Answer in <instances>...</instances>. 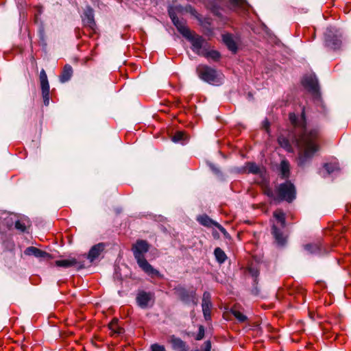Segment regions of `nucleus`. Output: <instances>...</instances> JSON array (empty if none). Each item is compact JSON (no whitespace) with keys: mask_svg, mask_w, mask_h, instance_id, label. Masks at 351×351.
I'll return each mask as SVG.
<instances>
[{"mask_svg":"<svg viewBox=\"0 0 351 351\" xmlns=\"http://www.w3.org/2000/svg\"><path fill=\"white\" fill-rule=\"evenodd\" d=\"M168 341L171 343L172 349L175 351L189 350V346L186 343L175 335H171Z\"/></svg>","mask_w":351,"mask_h":351,"instance_id":"6e6552de","label":"nucleus"},{"mask_svg":"<svg viewBox=\"0 0 351 351\" xmlns=\"http://www.w3.org/2000/svg\"><path fill=\"white\" fill-rule=\"evenodd\" d=\"M55 264L57 267H62L64 268H68L73 266H78L80 268L83 267V265L78 263V261L74 258L58 260L55 262Z\"/></svg>","mask_w":351,"mask_h":351,"instance_id":"4468645a","label":"nucleus"},{"mask_svg":"<svg viewBox=\"0 0 351 351\" xmlns=\"http://www.w3.org/2000/svg\"><path fill=\"white\" fill-rule=\"evenodd\" d=\"M151 351H166L164 346L158 343H154L150 346Z\"/></svg>","mask_w":351,"mask_h":351,"instance_id":"2f4dec72","label":"nucleus"},{"mask_svg":"<svg viewBox=\"0 0 351 351\" xmlns=\"http://www.w3.org/2000/svg\"><path fill=\"white\" fill-rule=\"evenodd\" d=\"M203 56H205L206 58H210L211 59H213V60H218L220 58V54L218 51H205L204 53H202V55Z\"/></svg>","mask_w":351,"mask_h":351,"instance_id":"bb28decb","label":"nucleus"},{"mask_svg":"<svg viewBox=\"0 0 351 351\" xmlns=\"http://www.w3.org/2000/svg\"><path fill=\"white\" fill-rule=\"evenodd\" d=\"M274 217L280 223L282 228L285 226V215L282 210H276L274 213Z\"/></svg>","mask_w":351,"mask_h":351,"instance_id":"393cba45","label":"nucleus"},{"mask_svg":"<svg viewBox=\"0 0 351 351\" xmlns=\"http://www.w3.org/2000/svg\"><path fill=\"white\" fill-rule=\"evenodd\" d=\"M289 120L294 127L293 137L299 149L298 164L303 165L319 149V130L306 128L304 111L300 119L294 113H290Z\"/></svg>","mask_w":351,"mask_h":351,"instance_id":"f257e3e1","label":"nucleus"},{"mask_svg":"<svg viewBox=\"0 0 351 351\" xmlns=\"http://www.w3.org/2000/svg\"><path fill=\"white\" fill-rule=\"evenodd\" d=\"M198 77L203 81L213 85H218L221 83L222 75L215 69L205 64H199L196 68Z\"/></svg>","mask_w":351,"mask_h":351,"instance_id":"7ed1b4c3","label":"nucleus"},{"mask_svg":"<svg viewBox=\"0 0 351 351\" xmlns=\"http://www.w3.org/2000/svg\"><path fill=\"white\" fill-rule=\"evenodd\" d=\"M48 81L46 72L44 69H42L40 73V82Z\"/></svg>","mask_w":351,"mask_h":351,"instance_id":"58836bf2","label":"nucleus"},{"mask_svg":"<svg viewBox=\"0 0 351 351\" xmlns=\"http://www.w3.org/2000/svg\"><path fill=\"white\" fill-rule=\"evenodd\" d=\"M229 1L234 6H241L244 3L245 0H229Z\"/></svg>","mask_w":351,"mask_h":351,"instance_id":"4c0bfd02","label":"nucleus"},{"mask_svg":"<svg viewBox=\"0 0 351 351\" xmlns=\"http://www.w3.org/2000/svg\"><path fill=\"white\" fill-rule=\"evenodd\" d=\"M223 41L229 50L235 53L237 50V46L231 34H226L222 36Z\"/></svg>","mask_w":351,"mask_h":351,"instance_id":"6ab92c4d","label":"nucleus"},{"mask_svg":"<svg viewBox=\"0 0 351 351\" xmlns=\"http://www.w3.org/2000/svg\"><path fill=\"white\" fill-rule=\"evenodd\" d=\"M42 91H49V84L48 81L40 82Z\"/></svg>","mask_w":351,"mask_h":351,"instance_id":"e433bc0d","label":"nucleus"},{"mask_svg":"<svg viewBox=\"0 0 351 351\" xmlns=\"http://www.w3.org/2000/svg\"><path fill=\"white\" fill-rule=\"evenodd\" d=\"M24 253L25 255L34 256L37 258H48L50 256L48 253L33 246L27 247Z\"/></svg>","mask_w":351,"mask_h":351,"instance_id":"2eb2a0df","label":"nucleus"},{"mask_svg":"<svg viewBox=\"0 0 351 351\" xmlns=\"http://www.w3.org/2000/svg\"><path fill=\"white\" fill-rule=\"evenodd\" d=\"M331 33V30L328 29L325 34L326 45L331 49H337L340 47L341 41L337 35L332 36Z\"/></svg>","mask_w":351,"mask_h":351,"instance_id":"9d476101","label":"nucleus"},{"mask_svg":"<svg viewBox=\"0 0 351 351\" xmlns=\"http://www.w3.org/2000/svg\"><path fill=\"white\" fill-rule=\"evenodd\" d=\"M214 254L217 261L220 263H224L227 258L225 252L220 247L215 248Z\"/></svg>","mask_w":351,"mask_h":351,"instance_id":"a878e982","label":"nucleus"},{"mask_svg":"<svg viewBox=\"0 0 351 351\" xmlns=\"http://www.w3.org/2000/svg\"><path fill=\"white\" fill-rule=\"evenodd\" d=\"M152 300V294L151 293H147L144 291L138 292L136 296V302L138 305L142 308H147L149 306V302Z\"/></svg>","mask_w":351,"mask_h":351,"instance_id":"1a4fd4ad","label":"nucleus"},{"mask_svg":"<svg viewBox=\"0 0 351 351\" xmlns=\"http://www.w3.org/2000/svg\"><path fill=\"white\" fill-rule=\"evenodd\" d=\"M275 192L277 194L278 202L286 201L290 203L296 197L295 187L290 181H286L278 185Z\"/></svg>","mask_w":351,"mask_h":351,"instance_id":"20e7f679","label":"nucleus"},{"mask_svg":"<svg viewBox=\"0 0 351 351\" xmlns=\"http://www.w3.org/2000/svg\"><path fill=\"white\" fill-rule=\"evenodd\" d=\"M210 294L208 292H204L203 294L202 298V311L204 313V318L206 320H208L210 319V311H211V307L212 304L210 301Z\"/></svg>","mask_w":351,"mask_h":351,"instance_id":"0eeeda50","label":"nucleus"},{"mask_svg":"<svg viewBox=\"0 0 351 351\" xmlns=\"http://www.w3.org/2000/svg\"><path fill=\"white\" fill-rule=\"evenodd\" d=\"M108 328L114 335H121L123 332V329L119 325L117 319H113L108 324Z\"/></svg>","mask_w":351,"mask_h":351,"instance_id":"412c9836","label":"nucleus"},{"mask_svg":"<svg viewBox=\"0 0 351 351\" xmlns=\"http://www.w3.org/2000/svg\"><path fill=\"white\" fill-rule=\"evenodd\" d=\"M169 15L172 21H174L176 19H178V16H176V14H175V12L172 10V9H169Z\"/></svg>","mask_w":351,"mask_h":351,"instance_id":"79ce46f5","label":"nucleus"},{"mask_svg":"<svg viewBox=\"0 0 351 351\" xmlns=\"http://www.w3.org/2000/svg\"><path fill=\"white\" fill-rule=\"evenodd\" d=\"M304 247L310 253H316L319 251V248L316 244H308Z\"/></svg>","mask_w":351,"mask_h":351,"instance_id":"7c9ffc66","label":"nucleus"},{"mask_svg":"<svg viewBox=\"0 0 351 351\" xmlns=\"http://www.w3.org/2000/svg\"><path fill=\"white\" fill-rule=\"evenodd\" d=\"M15 228L16 229L20 230L21 232H24L26 229V226L25 223L20 220H18L15 222Z\"/></svg>","mask_w":351,"mask_h":351,"instance_id":"72a5a7b5","label":"nucleus"},{"mask_svg":"<svg viewBox=\"0 0 351 351\" xmlns=\"http://www.w3.org/2000/svg\"><path fill=\"white\" fill-rule=\"evenodd\" d=\"M265 193L269 197H271L274 202H278L277 194H274V191L271 189H267L265 191Z\"/></svg>","mask_w":351,"mask_h":351,"instance_id":"473e14b6","label":"nucleus"},{"mask_svg":"<svg viewBox=\"0 0 351 351\" xmlns=\"http://www.w3.org/2000/svg\"><path fill=\"white\" fill-rule=\"evenodd\" d=\"M203 351H211V342L210 341H206L204 343Z\"/></svg>","mask_w":351,"mask_h":351,"instance_id":"a19ab883","label":"nucleus"},{"mask_svg":"<svg viewBox=\"0 0 351 351\" xmlns=\"http://www.w3.org/2000/svg\"><path fill=\"white\" fill-rule=\"evenodd\" d=\"M245 171L253 174H259L261 173L260 167L254 162H247L245 167Z\"/></svg>","mask_w":351,"mask_h":351,"instance_id":"5701e85b","label":"nucleus"},{"mask_svg":"<svg viewBox=\"0 0 351 351\" xmlns=\"http://www.w3.org/2000/svg\"><path fill=\"white\" fill-rule=\"evenodd\" d=\"M149 245L145 240H137L136 242L133 244L132 250L134 254V256L136 260V262L140 268L151 277H160V272L154 269L145 258V254L149 251Z\"/></svg>","mask_w":351,"mask_h":351,"instance_id":"f03ea898","label":"nucleus"},{"mask_svg":"<svg viewBox=\"0 0 351 351\" xmlns=\"http://www.w3.org/2000/svg\"><path fill=\"white\" fill-rule=\"evenodd\" d=\"M83 22L86 27H88L90 29L95 31L96 24L94 20L93 10L90 7H87L85 10Z\"/></svg>","mask_w":351,"mask_h":351,"instance_id":"f8f14e48","label":"nucleus"},{"mask_svg":"<svg viewBox=\"0 0 351 351\" xmlns=\"http://www.w3.org/2000/svg\"><path fill=\"white\" fill-rule=\"evenodd\" d=\"M231 313L241 322H243L247 319V317L245 315L235 308L231 309Z\"/></svg>","mask_w":351,"mask_h":351,"instance_id":"cd10ccee","label":"nucleus"},{"mask_svg":"<svg viewBox=\"0 0 351 351\" xmlns=\"http://www.w3.org/2000/svg\"><path fill=\"white\" fill-rule=\"evenodd\" d=\"M197 221L204 226L211 227L214 226L217 227L221 232H226L225 228L217 222L213 221L210 217L206 215L198 216L197 218Z\"/></svg>","mask_w":351,"mask_h":351,"instance_id":"ddd939ff","label":"nucleus"},{"mask_svg":"<svg viewBox=\"0 0 351 351\" xmlns=\"http://www.w3.org/2000/svg\"><path fill=\"white\" fill-rule=\"evenodd\" d=\"M272 234L278 245L282 246L286 243L287 237L285 236L283 232L280 230L278 229L275 225L273 226L272 228Z\"/></svg>","mask_w":351,"mask_h":351,"instance_id":"a211bd4d","label":"nucleus"},{"mask_svg":"<svg viewBox=\"0 0 351 351\" xmlns=\"http://www.w3.org/2000/svg\"><path fill=\"white\" fill-rule=\"evenodd\" d=\"M185 10L194 16H195L197 14V11L191 5H189L185 7Z\"/></svg>","mask_w":351,"mask_h":351,"instance_id":"ea45409f","label":"nucleus"},{"mask_svg":"<svg viewBox=\"0 0 351 351\" xmlns=\"http://www.w3.org/2000/svg\"><path fill=\"white\" fill-rule=\"evenodd\" d=\"M104 245L103 243H99L94 245L89 251L87 258L90 260V262H93L95 258H97L101 252L104 250Z\"/></svg>","mask_w":351,"mask_h":351,"instance_id":"f3484780","label":"nucleus"},{"mask_svg":"<svg viewBox=\"0 0 351 351\" xmlns=\"http://www.w3.org/2000/svg\"><path fill=\"white\" fill-rule=\"evenodd\" d=\"M186 38L189 39L191 43L192 50L197 54L202 56V53L204 52V50L203 49L205 43L204 39L202 36L197 35H192L191 33L189 37Z\"/></svg>","mask_w":351,"mask_h":351,"instance_id":"423d86ee","label":"nucleus"},{"mask_svg":"<svg viewBox=\"0 0 351 351\" xmlns=\"http://www.w3.org/2000/svg\"><path fill=\"white\" fill-rule=\"evenodd\" d=\"M186 137L184 132L179 131L177 132L172 137V141L175 143H178L183 141Z\"/></svg>","mask_w":351,"mask_h":351,"instance_id":"c756f323","label":"nucleus"},{"mask_svg":"<svg viewBox=\"0 0 351 351\" xmlns=\"http://www.w3.org/2000/svg\"><path fill=\"white\" fill-rule=\"evenodd\" d=\"M303 85L311 93L314 94L318 93V82L315 77L310 75L304 77L303 80Z\"/></svg>","mask_w":351,"mask_h":351,"instance_id":"9b49d317","label":"nucleus"},{"mask_svg":"<svg viewBox=\"0 0 351 351\" xmlns=\"http://www.w3.org/2000/svg\"><path fill=\"white\" fill-rule=\"evenodd\" d=\"M324 168L328 173H331L339 170V165L337 163H326Z\"/></svg>","mask_w":351,"mask_h":351,"instance_id":"c85d7f7f","label":"nucleus"},{"mask_svg":"<svg viewBox=\"0 0 351 351\" xmlns=\"http://www.w3.org/2000/svg\"><path fill=\"white\" fill-rule=\"evenodd\" d=\"M42 95L44 104L48 106L49 104V91H42Z\"/></svg>","mask_w":351,"mask_h":351,"instance_id":"c9c22d12","label":"nucleus"},{"mask_svg":"<svg viewBox=\"0 0 351 351\" xmlns=\"http://www.w3.org/2000/svg\"><path fill=\"white\" fill-rule=\"evenodd\" d=\"M280 173L282 178H287L290 173V165L287 160H283L280 162Z\"/></svg>","mask_w":351,"mask_h":351,"instance_id":"4be33fe9","label":"nucleus"},{"mask_svg":"<svg viewBox=\"0 0 351 351\" xmlns=\"http://www.w3.org/2000/svg\"><path fill=\"white\" fill-rule=\"evenodd\" d=\"M176 293L181 300L184 302L186 304L192 302L195 305L197 304V298L196 297L195 291H188L182 287H178L176 289Z\"/></svg>","mask_w":351,"mask_h":351,"instance_id":"39448f33","label":"nucleus"},{"mask_svg":"<svg viewBox=\"0 0 351 351\" xmlns=\"http://www.w3.org/2000/svg\"><path fill=\"white\" fill-rule=\"evenodd\" d=\"M251 273L254 276H256L258 275V272L256 271H253L252 269H251Z\"/></svg>","mask_w":351,"mask_h":351,"instance_id":"37998d69","label":"nucleus"},{"mask_svg":"<svg viewBox=\"0 0 351 351\" xmlns=\"http://www.w3.org/2000/svg\"><path fill=\"white\" fill-rule=\"evenodd\" d=\"M73 74V69L71 66L66 64L63 69L62 74L60 76L61 82H65L70 80Z\"/></svg>","mask_w":351,"mask_h":351,"instance_id":"aec40b11","label":"nucleus"},{"mask_svg":"<svg viewBox=\"0 0 351 351\" xmlns=\"http://www.w3.org/2000/svg\"><path fill=\"white\" fill-rule=\"evenodd\" d=\"M204 337V328L203 326H199V331L195 337V339L197 341L202 340Z\"/></svg>","mask_w":351,"mask_h":351,"instance_id":"f704fd0d","label":"nucleus"},{"mask_svg":"<svg viewBox=\"0 0 351 351\" xmlns=\"http://www.w3.org/2000/svg\"><path fill=\"white\" fill-rule=\"evenodd\" d=\"M173 25L176 27L178 32L185 38L189 37L191 36V31L185 25V23L183 21L180 20L179 19H176L173 21Z\"/></svg>","mask_w":351,"mask_h":351,"instance_id":"dca6fc26","label":"nucleus"},{"mask_svg":"<svg viewBox=\"0 0 351 351\" xmlns=\"http://www.w3.org/2000/svg\"><path fill=\"white\" fill-rule=\"evenodd\" d=\"M278 143L280 144V145L282 147H283L284 149H285L287 152H291L293 151L292 147L289 143V141L287 138H286L285 137H284L283 136H280L278 138Z\"/></svg>","mask_w":351,"mask_h":351,"instance_id":"b1692460","label":"nucleus"}]
</instances>
